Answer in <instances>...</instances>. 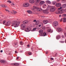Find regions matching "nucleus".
<instances>
[{
    "instance_id": "nucleus-1",
    "label": "nucleus",
    "mask_w": 66,
    "mask_h": 66,
    "mask_svg": "<svg viewBox=\"0 0 66 66\" xmlns=\"http://www.w3.org/2000/svg\"><path fill=\"white\" fill-rule=\"evenodd\" d=\"M19 23H20L19 22H18L16 21H13L12 23V26L14 27L15 28H16V27H18Z\"/></svg>"
},
{
    "instance_id": "nucleus-2",
    "label": "nucleus",
    "mask_w": 66,
    "mask_h": 66,
    "mask_svg": "<svg viewBox=\"0 0 66 66\" xmlns=\"http://www.w3.org/2000/svg\"><path fill=\"white\" fill-rule=\"evenodd\" d=\"M62 7H61L59 8H58V12H56V13L57 14H63V11H64V12H66V9L63 10H60L61 9H62Z\"/></svg>"
},
{
    "instance_id": "nucleus-3",
    "label": "nucleus",
    "mask_w": 66,
    "mask_h": 66,
    "mask_svg": "<svg viewBox=\"0 0 66 66\" xmlns=\"http://www.w3.org/2000/svg\"><path fill=\"white\" fill-rule=\"evenodd\" d=\"M59 25V23L57 21H55L53 23V26L54 27H56Z\"/></svg>"
},
{
    "instance_id": "nucleus-4",
    "label": "nucleus",
    "mask_w": 66,
    "mask_h": 66,
    "mask_svg": "<svg viewBox=\"0 0 66 66\" xmlns=\"http://www.w3.org/2000/svg\"><path fill=\"white\" fill-rule=\"evenodd\" d=\"M55 10V7L54 6H52L51 7L50 10V11L51 12H53Z\"/></svg>"
},
{
    "instance_id": "nucleus-5",
    "label": "nucleus",
    "mask_w": 66,
    "mask_h": 66,
    "mask_svg": "<svg viewBox=\"0 0 66 66\" xmlns=\"http://www.w3.org/2000/svg\"><path fill=\"white\" fill-rule=\"evenodd\" d=\"M26 27V24H23L21 25V29L22 30H24V28Z\"/></svg>"
},
{
    "instance_id": "nucleus-6",
    "label": "nucleus",
    "mask_w": 66,
    "mask_h": 66,
    "mask_svg": "<svg viewBox=\"0 0 66 66\" xmlns=\"http://www.w3.org/2000/svg\"><path fill=\"white\" fill-rule=\"evenodd\" d=\"M23 5L24 7H28L29 6V4L28 3H26L23 4Z\"/></svg>"
},
{
    "instance_id": "nucleus-7",
    "label": "nucleus",
    "mask_w": 66,
    "mask_h": 66,
    "mask_svg": "<svg viewBox=\"0 0 66 66\" xmlns=\"http://www.w3.org/2000/svg\"><path fill=\"white\" fill-rule=\"evenodd\" d=\"M62 5L61 3H57L56 4V6L57 7H61Z\"/></svg>"
},
{
    "instance_id": "nucleus-8",
    "label": "nucleus",
    "mask_w": 66,
    "mask_h": 66,
    "mask_svg": "<svg viewBox=\"0 0 66 66\" xmlns=\"http://www.w3.org/2000/svg\"><path fill=\"white\" fill-rule=\"evenodd\" d=\"M43 32V30H42V36H45L46 35V33L45 32H44L43 33H42Z\"/></svg>"
},
{
    "instance_id": "nucleus-9",
    "label": "nucleus",
    "mask_w": 66,
    "mask_h": 66,
    "mask_svg": "<svg viewBox=\"0 0 66 66\" xmlns=\"http://www.w3.org/2000/svg\"><path fill=\"white\" fill-rule=\"evenodd\" d=\"M43 22L44 24H47L48 22V21L47 20H45L43 21Z\"/></svg>"
},
{
    "instance_id": "nucleus-10",
    "label": "nucleus",
    "mask_w": 66,
    "mask_h": 66,
    "mask_svg": "<svg viewBox=\"0 0 66 66\" xmlns=\"http://www.w3.org/2000/svg\"><path fill=\"white\" fill-rule=\"evenodd\" d=\"M27 12L29 14H31L32 13V11L31 10H28L27 11Z\"/></svg>"
},
{
    "instance_id": "nucleus-11",
    "label": "nucleus",
    "mask_w": 66,
    "mask_h": 66,
    "mask_svg": "<svg viewBox=\"0 0 66 66\" xmlns=\"http://www.w3.org/2000/svg\"><path fill=\"white\" fill-rule=\"evenodd\" d=\"M47 31L48 32H51V33L52 32V31L51 30V29H47Z\"/></svg>"
},
{
    "instance_id": "nucleus-12",
    "label": "nucleus",
    "mask_w": 66,
    "mask_h": 66,
    "mask_svg": "<svg viewBox=\"0 0 66 66\" xmlns=\"http://www.w3.org/2000/svg\"><path fill=\"white\" fill-rule=\"evenodd\" d=\"M61 38V36L60 35H58L56 37V38L57 39H60Z\"/></svg>"
},
{
    "instance_id": "nucleus-13",
    "label": "nucleus",
    "mask_w": 66,
    "mask_h": 66,
    "mask_svg": "<svg viewBox=\"0 0 66 66\" xmlns=\"http://www.w3.org/2000/svg\"><path fill=\"white\" fill-rule=\"evenodd\" d=\"M33 7H34V8L32 9V11H34V9H37L38 7L35 6H34Z\"/></svg>"
},
{
    "instance_id": "nucleus-14",
    "label": "nucleus",
    "mask_w": 66,
    "mask_h": 66,
    "mask_svg": "<svg viewBox=\"0 0 66 66\" xmlns=\"http://www.w3.org/2000/svg\"><path fill=\"white\" fill-rule=\"evenodd\" d=\"M29 2L31 3H33L34 2V0H30Z\"/></svg>"
},
{
    "instance_id": "nucleus-15",
    "label": "nucleus",
    "mask_w": 66,
    "mask_h": 66,
    "mask_svg": "<svg viewBox=\"0 0 66 66\" xmlns=\"http://www.w3.org/2000/svg\"><path fill=\"white\" fill-rule=\"evenodd\" d=\"M1 62L2 63H5L6 61H5V60H2L1 61Z\"/></svg>"
},
{
    "instance_id": "nucleus-16",
    "label": "nucleus",
    "mask_w": 66,
    "mask_h": 66,
    "mask_svg": "<svg viewBox=\"0 0 66 66\" xmlns=\"http://www.w3.org/2000/svg\"><path fill=\"white\" fill-rule=\"evenodd\" d=\"M62 7L63 8H65V7H66V4H63L62 6Z\"/></svg>"
},
{
    "instance_id": "nucleus-17",
    "label": "nucleus",
    "mask_w": 66,
    "mask_h": 66,
    "mask_svg": "<svg viewBox=\"0 0 66 66\" xmlns=\"http://www.w3.org/2000/svg\"><path fill=\"white\" fill-rule=\"evenodd\" d=\"M39 23V21H37L36 22L35 25H37V24H38Z\"/></svg>"
},
{
    "instance_id": "nucleus-18",
    "label": "nucleus",
    "mask_w": 66,
    "mask_h": 66,
    "mask_svg": "<svg viewBox=\"0 0 66 66\" xmlns=\"http://www.w3.org/2000/svg\"><path fill=\"white\" fill-rule=\"evenodd\" d=\"M46 3H48V4H51V2H50V1H46Z\"/></svg>"
},
{
    "instance_id": "nucleus-19",
    "label": "nucleus",
    "mask_w": 66,
    "mask_h": 66,
    "mask_svg": "<svg viewBox=\"0 0 66 66\" xmlns=\"http://www.w3.org/2000/svg\"><path fill=\"white\" fill-rule=\"evenodd\" d=\"M28 22V21H23V23L24 24V23L26 24V23H27Z\"/></svg>"
},
{
    "instance_id": "nucleus-20",
    "label": "nucleus",
    "mask_w": 66,
    "mask_h": 66,
    "mask_svg": "<svg viewBox=\"0 0 66 66\" xmlns=\"http://www.w3.org/2000/svg\"><path fill=\"white\" fill-rule=\"evenodd\" d=\"M14 44L15 47H17V46H18V42L15 43Z\"/></svg>"
},
{
    "instance_id": "nucleus-21",
    "label": "nucleus",
    "mask_w": 66,
    "mask_h": 66,
    "mask_svg": "<svg viewBox=\"0 0 66 66\" xmlns=\"http://www.w3.org/2000/svg\"><path fill=\"white\" fill-rule=\"evenodd\" d=\"M63 22H66V18H63Z\"/></svg>"
},
{
    "instance_id": "nucleus-22",
    "label": "nucleus",
    "mask_w": 66,
    "mask_h": 66,
    "mask_svg": "<svg viewBox=\"0 0 66 66\" xmlns=\"http://www.w3.org/2000/svg\"><path fill=\"white\" fill-rule=\"evenodd\" d=\"M1 7H6V6L4 5H1Z\"/></svg>"
},
{
    "instance_id": "nucleus-23",
    "label": "nucleus",
    "mask_w": 66,
    "mask_h": 66,
    "mask_svg": "<svg viewBox=\"0 0 66 66\" xmlns=\"http://www.w3.org/2000/svg\"><path fill=\"white\" fill-rule=\"evenodd\" d=\"M14 65H15V66H18L19 65V64L18 63H15L14 64Z\"/></svg>"
},
{
    "instance_id": "nucleus-24",
    "label": "nucleus",
    "mask_w": 66,
    "mask_h": 66,
    "mask_svg": "<svg viewBox=\"0 0 66 66\" xmlns=\"http://www.w3.org/2000/svg\"><path fill=\"white\" fill-rule=\"evenodd\" d=\"M58 31L59 32H61V31H62V29L61 28H59L58 29Z\"/></svg>"
},
{
    "instance_id": "nucleus-25",
    "label": "nucleus",
    "mask_w": 66,
    "mask_h": 66,
    "mask_svg": "<svg viewBox=\"0 0 66 66\" xmlns=\"http://www.w3.org/2000/svg\"><path fill=\"white\" fill-rule=\"evenodd\" d=\"M42 10V9H40L38 7L37 9V11H40V10Z\"/></svg>"
},
{
    "instance_id": "nucleus-26",
    "label": "nucleus",
    "mask_w": 66,
    "mask_h": 66,
    "mask_svg": "<svg viewBox=\"0 0 66 66\" xmlns=\"http://www.w3.org/2000/svg\"><path fill=\"white\" fill-rule=\"evenodd\" d=\"M39 33H40V36H42V30L40 29V30L39 31Z\"/></svg>"
},
{
    "instance_id": "nucleus-27",
    "label": "nucleus",
    "mask_w": 66,
    "mask_h": 66,
    "mask_svg": "<svg viewBox=\"0 0 66 66\" xmlns=\"http://www.w3.org/2000/svg\"><path fill=\"white\" fill-rule=\"evenodd\" d=\"M29 28H27V29H26L25 30L26 32H29L30 30H29Z\"/></svg>"
},
{
    "instance_id": "nucleus-28",
    "label": "nucleus",
    "mask_w": 66,
    "mask_h": 66,
    "mask_svg": "<svg viewBox=\"0 0 66 66\" xmlns=\"http://www.w3.org/2000/svg\"><path fill=\"white\" fill-rule=\"evenodd\" d=\"M46 6V4H44V5H43V9H45Z\"/></svg>"
},
{
    "instance_id": "nucleus-29",
    "label": "nucleus",
    "mask_w": 66,
    "mask_h": 66,
    "mask_svg": "<svg viewBox=\"0 0 66 66\" xmlns=\"http://www.w3.org/2000/svg\"><path fill=\"white\" fill-rule=\"evenodd\" d=\"M20 43L21 45H23L24 43L22 41L20 42Z\"/></svg>"
},
{
    "instance_id": "nucleus-30",
    "label": "nucleus",
    "mask_w": 66,
    "mask_h": 66,
    "mask_svg": "<svg viewBox=\"0 0 66 66\" xmlns=\"http://www.w3.org/2000/svg\"><path fill=\"white\" fill-rule=\"evenodd\" d=\"M60 43H65L64 41H60Z\"/></svg>"
},
{
    "instance_id": "nucleus-31",
    "label": "nucleus",
    "mask_w": 66,
    "mask_h": 66,
    "mask_svg": "<svg viewBox=\"0 0 66 66\" xmlns=\"http://www.w3.org/2000/svg\"><path fill=\"white\" fill-rule=\"evenodd\" d=\"M41 0H36V2H40V1Z\"/></svg>"
},
{
    "instance_id": "nucleus-32",
    "label": "nucleus",
    "mask_w": 66,
    "mask_h": 66,
    "mask_svg": "<svg viewBox=\"0 0 66 66\" xmlns=\"http://www.w3.org/2000/svg\"><path fill=\"white\" fill-rule=\"evenodd\" d=\"M28 53L29 55H31L32 54V53H31V52H29Z\"/></svg>"
},
{
    "instance_id": "nucleus-33",
    "label": "nucleus",
    "mask_w": 66,
    "mask_h": 66,
    "mask_svg": "<svg viewBox=\"0 0 66 66\" xmlns=\"http://www.w3.org/2000/svg\"><path fill=\"white\" fill-rule=\"evenodd\" d=\"M13 12L14 14H17V12L16 11L14 10H13Z\"/></svg>"
},
{
    "instance_id": "nucleus-34",
    "label": "nucleus",
    "mask_w": 66,
    "mask_h": 66,
    "mask_svg": "<svg viewBox=\"0 0 66 66\" xmlns=\"http://www.w3.org/2000/svg\"><path fill=\"white\" fill-rule=\"evenodd\" d=\"M5 10L6 11V12H8L9 14L10 13V11L8 10H7L5 9Z\"/></svg>"
},
{
    "instance_id": "nucleus-35",
    "label": "nucleus",
    "mask_w": 66,
    "mask_h": 66,
    "mask_svg": "<svg viewBox=\"0 0 66 66\" xmlns=\"http://www.w3.org/2000/svg\"><path fill=\"white\" fill-rule=\"evenodd\" d=\"M7 2L10 3H11V1H10V0H8L7 1Z\"/></svg>"
},
{
    "instance_id": "nucleus-36",
    "label": "nucleus",
    "mask_w": 66,
    "mask_h": 66,
    "mask_svg": "<svg viewBox=\"0 0 66 66\" xmlns=\"http://www.w3.org/2000/svg\"><path fill=\"white\" fill-rule=\"evenodd\" d=\"M6 22V21L5 20L4 21H3V24H4V23H5V22Z\"/></svg>"
},
{
    "instance_id": "nucleus-37",
    "label": "nucleus",
    "mask_w": 66,
    "mask_h": 66,
    "mask_svg": "<svg viewBox=\"0 0 66 66\" xmlns=\"http://www.w3.org/2000/svg\"><path fill=\"white\" fill-rule=\"evenodd\" d=\"M57 54H58V53H56V54H55V55H54L55 56H56V55H57Z\"/></svg>"
},
{
    "instance_id": "nucleus-38",
    "label": "nucleus",
    "mask_w": 66,
    "mask_h": 66,
    "mask_svg": "<svg viewBox=\"0 0 66 66\" xmlns=\"http://www.w3.org/2000/svg\"><path fill=\"white\" fill-rule=\"evenodd\" d=\"M45 3V2L44 1H42V4H44Z\"/></svg>"
},
{
    "instance_id": "nucleus-39",
    "label": "nucleus",
    "mask_w": 66,
    "mask_h": 66,
    "mask_svg": "<svg viewBox=\"0 0 66 66\" xmlns=\"http://www.w3.org/2000/svg\"><path fill=\"white\" fill-rule=\"evenodd\" d=\"M42 29H43V30H45V29H46V28L45 27H42Z\"/></svg>"
},
{
    "instance_id": "nucleus-40",
    "label": "nucleus",
    "mask_w": 66,
    "mask_h": 66,
    "mask_svg": "<svg viewBox=\"0 0 66 66\" xmlns=\"http://www.w3.org/2000/svg\"><path fill=\"white\" fill-rule=\"evenodd\" d=\"M63 16L64 17H66V14H63Z\"/></svg>"
},
{
    "instance_id": "nucleus-41",
    "label": "nucleus",
    "mask_w": 66,
    "mask_h": 66,
    "mask_svg": "<svg viewBox=\"0 0 66 66\" xmlns=\"http://www.w3.org/2000/svg\"><path fill=\"white\" fill-rule=\"evenodd\" d=\"M61 37H62V38H64V36L63 35H62V36Z\"/></svg>"
},
{
    "instance_id": "nucleus-42",
    "label": "nucleus",
    "mask_w": 66,
    "mask_h": 66,
    "mask_svg": "<svg viewBox=\"0 0 66 66\" xmlns=\"http://www.w3.org/2000/svg\"><path fill=\"white\" fill-rule=\"evenodd\" d=\"M11 5H15V4L14 3H12Z\"/></svg>"
},
{
    "instance_id": "nucleus-43",
    "label": "nucleus",
    "mask_w": 66,
    "mask_h": 66,
    "mask_svg": "<svg viewBox=\"0 0 66 66\" xmlns=\"http://www.w3.org/2000/svg\"><path fill=\"white\" fill-rule=\"evenodd\" d=\"M6 23L7 25H8L9 24V22H6Z\"/></svg>"
},
{
    "instance_id": "nucleus-44",
    "label": "nucleus",
    "mask_w": 66,
    "mask_h": 66,
    "mask_svg": "<svg viewBox=\"0 0 66 66\" xmlns=\"http://www.w3.org/2000/svg\"><path fill=\"white\" fill-rule=\"evenodd\" d=\"M62 20H63V19L62 18L60 20V22H62Z\"/></svg>"
},
{
    "instance_id": "nucleus-45",
    "label": "nucleus",
    "mask_w": 66,
    "mask_h": 66,
    "mask_svg": "<svg viewBox=\"0 0 66 66\" xmlns=\"http://www.w3.org/2000/svg\"><path fill=\"white\" fill-rule=\"evenodd\" d=\"M40 5H42V1H41L39 3Z\"/></svg>"
},
{
    "instance_id": "nucleus-46",
    "label": "nucleus",
    "mask_w": 66,
    "mask_h": 66,
    "mask_svg": "<svg viewBox=\"0 0 66 66\" xmlns=\"http://www.w3.org/2000/svg\"><path fill=\"white\" fill-rule=\"evenodd\" d=\"M36 30V28H34L33 29V31H35Z\"/></svg>"
},
{
    "instance_id": "nucleus-47",
    "label": "nucleus",
    "mask_w": 66,
    "mask_h": 66,
    "mask_svg": "<svg viewBox=\"0 0 66 66\" xmlns=\"http://www.w3.org/2000/svg\"><path fill=\"white\" fill-rule=\"evenodd\" d=\"M36 20H33V22H36Z\"/></svg>"
},
{
    "instance_id": "nucleus-48",
    "label": "nucleus",
    "mask_w": 66,
    "mask_h": 66,
    "mask_svg": "<svg viewBox=\"0 0 66 66\" xmlns=\"http://www.w3.org/2000/svg\"><path fill=\"white\" fill-rule=\"evenodd\" d=\"M50 59L51 60H53V58L51 57Z\"/></svg>"
},
{
    "instance_id": "nucleus-49",
    "label": "nucleus",
    "mask_w": 66,
    "mask_h": 66,
    "mask_svg": "<svg viewBox=\"0 0 66 66\" xmlns=\"http://www.w3.org/2000/svg\"><path fill=\"white\" fill-rule=\"evenodd\" d=\"M64 34L65 36V37H66V33H64Z\"/></svg>"
},
{
    "instance_id": "nucleus-50",
    "label": "nucleus",
    "mask_w": 66,
    "mask_h": 66,
    "mask_svg": "<svg viewBox=\"0 0 66 66\" xmlns=\"http://www.w3.org/2000/svg\"><path fill=\"white\" fill-rule=\"evenodd\" d=\"M47 10H49V8L47 7Z\"/></svg>"
},
{
    "instance_id": "nucleus-51",
    "label": "nucleus",
    "mask_w": 66,
    "mask_h": 66,
    "mask_svg": "<svg viewBox=\"0 0 66 66\" xmlns=\"http://www.w3.org/2000/svg\"><path fill=\"white\" fill-rule=\"evenodd\" d=\"M18 59H19V57H17L16 58V59H17V60H18Z\"/></svg>"
},
{
    "instance_id": "nucleus-52",
    "label": "nucleus",
    "mask_w": 66,
    "mask_h": 66,
    "mask_svg": "<svg viewBox=\"0 0 66 66\" xmlns=\"http://www.w3.org/2000/svg\"><path fill=\"white\" fill-rule=\"evenodd\" d=\"M27 46L28 47H30V45H28Z\"/></svg>"
},
{
    "instance_id": "nucleus-53",
    "label": "nucleus",
    "mask_w": 66,
    "mask_h": 66,
    "mask_svg": "<svg viewBox=\"0 0 66 66\" xmlns=\"http://www.w3.org/2000/svg\"><path fill=\"white\" fill-rule=\"evenodd\" d=\"M38 26H39V27H40L41 26V25H40V24Z\"/></svg>"
},
{
    "instance_id": "nucleus-54",
    "label": "nucleus",
    "mask_w": 66,
    "mask_h": 66,
    "mask_svg": "<svg viewBox=\"0 0 66 66\" xmlns=\"http://www.w3.org/2000/svg\"><path fill=\"white\" fill-rule=\"evenodd\" d=\"M1 52H3V51L2 50H1L0 51Z\"/></svg>"
},
{
    "instance_id": "nucleus-55",
    "label": "nucleus",
    "mask_w": 66,
    "mask_h": 66,
    "mask_svg": "<svg viewBox=\"0 0 66 66\" xmlns=\"http://www.w3.org/2000/svg\"><path fill=\"white\" fill-rule=\"evenodd\" d=\"M46 54H48V52H46Z\"/></svg>"
},
{
    "instance_id": "nucleus-56",
    "label": "nucleus",
    "mask_w": 66,
    "mask_h": 66,
    "mask_svg": "<svg viewBox=\"0 0 66 66\" xmlns=\"http://www.w3.org/2000/svg\"><path fill=\"white\" fill-rule=\"evenodd\" d=\"M59 17H61V15H59Z\"/></svg>"
},
{
    "instance_id": "nucleus-57",
    "label": "nucleus",
    "mask_w": 66,
    "mask_h": 66,
    "mask_svg": "<svg viewBox=\"0 0 66 66\" xmlns=\"http://www.w3.org/2000/svg\"><path fill=\"white\" fill-rule=\"evenodd\" d=\"M15 53H17V51H15Z\"/></svg>"
},
{
    "instance_id": "nucleus-58",
    "label": "nucleus",
    "mask_w": 66,
    "mask_h": 66,
    "mask_svg": "<svg viewBox=\"0 0 66 66\" xmlns=\"http://www.w3.org/2000/svg\"><path fill=\"white\" fill-rule=\"evenodd\" d=\"M46 14H48V13L47 12H46L45 13Z\"/></svg>"
},
{
    "instance_id": "nucleus-59",
    "label": "nucleus",
    "mask_w": 66,
    "mask_h": 66,
    "mask_svg": "<svg viewBox=\"0 0 66 66\" xmlns=\"http://www.w3.org/2000/svg\"><path fill=\"white\" fill-rule=\"evenodd\" d=\"M11 13L12 14L13 12H11Z\"/></svg>"
},
{
    "instance_id": "nucleus-60",
    "label": "nucleus",
    "mask_w": 66,
    "mask_h": 66,
    "mask_svg": "<svg viewBox=\"0 0 66 66\" xmlns=\"http://www.w3.org/2000/svg\"><path fill=\"white\" fill-rule=\"evenodd\" d=\"M21 52H22V51H21Z\"/></svg>"
},
{
    "instance_id": "nucleus-61",
    "label": "nucleus",
    "mask_w": 66,
    "mask_h": 66,
    "mask_svg": "<svg viewBox=\"0 0 66 66\" xmlns=\"http://www.w3.org/2000/svg\"><path fill=\"white\" fill-rule=\"evenodd\" d=\"M1 61V59H0V62Z\"/></svg>"
},
{
    "instance_id": "nucleus-62",
    "label": "nucleus",
    "mask_w": 66,
    "mask_h": 66,
    "mask_svg": "<svg viewBox=\"0 0 66 66\" xmlns=\"http://www.w3.org/2000/svg\"><path fill=\"white\" fill-rule=\"evenodd\" d=\"M42 24H43V23H42Z\"/></svg>"
}]
</instances>
